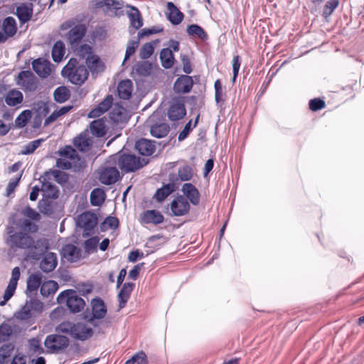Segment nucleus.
Instances as JSON below:
<instances>
[{
  "label": "nucleus",
  "mask_w": 364,
  "mask_h": 364,
  "mask_svg": "<svg viewBox=\"0 0 364 364\" xmlns=\"http://www.w3.org/2000/svg\"><path fill=\"white\" fill-rule=\"evenodd\" d=\"M58 302L65 300L66 305L73 313H78L82 311L85 305L83 299L75 294L73 291H65L61 292L58 296Z\"/></svg>",
  "instance_id": "6e6552de"
},
{
  "label": "nucleus",
  "mask_w": 364,
  "mask_h": 364,
  "mask_svg": "<svg viewBox=\"0 0 364 364\" xmlns=\"http://www.w3.org/2000/svg\"><path fill=\"white\" fill-rule=\"evenodd\" d=\"M105 200V193L100 188H95L90 193V203L94 206L101 205Z\"/></svg>",
  "instance_id": "37998d69"
},
{
  "label": "nucleus",
  "mask_w": 364,
  "mask_h": 364,
  "mask_svg": "<svg viewBox=\"0 0 364 364\" xmlns=\"http://www.w3.org/2000/svg\"><path fill=\"white\" fill-rule=\"evenodd\" d=\"M102 225L110 229L114 230L119 226V220L116 217L109 216L105 218Z\"/></svg>",
  "instance_id": "e2e57ef3"
},
{
  "label": "nucleus",
  "mask_w": 364,
  "mask_h": 364,
  "mask_svg": "<svg viewBox=\"0 0 364 364\" xmlns=\"http://www.w3.org/2000/svg\"><path fill=\"white\" fill-rule=\"evenodd\" d=\"M43 309V303L36 298L26 301L24 306L14 314V318L28 324H33L36 318L41 315Z\"/></svg>",
  "instance_id": "39448f33"
},
{
  "label": "nucleus",
  "mask_w": 364,
  "mask_h": 364,
  "mask_svg": "<svg viewBox=\"0 0 364 364\" xmlns=\"http://www.w3.org/2000/svg\"><path fill=\"white\" fill-rule=\"evenodd\" d=\"M65 48L64 43L62 41H56L52 48V58L54 62H60L65 55Z\"/></svg>",
  "instance_id": "4c0bfd02"
},
{
  "label": "nucleus",
  "mask_w": 364,
  "mask_h": 364,
  "mask_svg": "<svg viewBox=\"0 0 364 364\" xmlns=\"http://www.w3.org/2000/svg\"><path fill=\"white\" fill-rule=\"evenodd\" d=\"M170 208L173 215L182 216L188 213L190 204L183 196H178L172 200Z\"/></svg>",
  "instance_id": "ddd939ff"
},
{
  "label": "nucleus",
  "mask_w": 364,
  "mask_h": 364,
  "mask_svg": "<svg viewBox=\"0 0 364 364\" xmlns=\"http://www.w3.org/2000/svg\"><path fill=\"white\" fill-rule=\"evenodd\" d=\"M125 364H148V359L144 351H139L128 359Z\"/></svg>",
  "instance_id": "de8ad7c7"
},
{
  "label": "nucleus",
  "mask_w": 364,
  "mask_h": 364,
  "mask_svg": "<svg viewBox=\"0 0 364 364\" xmlns=\"http://www.w3.org/2000/svg\"><path fill=\"white\" fill-rule=\"evenodd\" d=\"M99 243V238L97 237H92L89 238L85 242V249L86 251L90 252L95 250Z\"/></svg>",
  "instance_id": "0e129e2a"
},
{
  "label": "nucleus",
  "mask_w": 364,
  "mask_h": 364,
  "mask_svg": "<svg viewBox=\"0 0 364 364\" xmlns=\"http://www.w3.org/2000/svg\"><path fill=\"white\" fill-rule=\"evenodd\" d=\"M6 244L12 250L28 251V257L38 260L48 249V242L46 239H38L24 231H15L12 227L6 230Z\"/></svg>",
  "instance_id": "f257e3e1"
},
{
  "label": "nucleus",
  "mask_w": 364,
  "mask_h": 364,
  "mask_svg": "<svg viewBox=\"0 0 364 364\" xmlns=\"http://www.w3.org/2000/svg\"><path fill=\"white\" fill-rule=\"evenodd\" d=\"M192 129L193 128L191 127V120H190L186 124L183 130L179 133L178 137V140L180 141L184 140L188 136Z\"/></svg>",
  "instance_id": "774afa93"
},
{
  "label": "nucleus",
  "mask_w": 364,
  "mask_h": 364,
  "mask_svg": "<svg viewBox=\"0 0 364 364\" xmlns=\"http://www.w3.org/2000/svg\"><path fill=\"white\" fill-rule=\"evenodd\" d=\"M154 47L151 43H146L142 46L139 51V56L141 59L149 58L154 53Z\"/></svg>",
  "instance_id": "3c124183"
},
{
  "label": "nucleus",
  "mask_w": 364,
  "mask_h": 364,
  "mask_svg": "<svg viewBox=\"0 0 364 364\" xmlns=\"http://www.w3.org/2000/svg\"><path fill=\"white\" fill-rule=\"evenodd\" d=\"M186 31L191 36L198 37L203 40L207 38V34L204 30L197 24H191L188 26Z\"/></svg>",
  "instance_id": "49530a36"
},
{
  "label": "nucleus",
  "mask_w": 364,
  "mask_h": 364,
  "mask_svg": "<svg viewBox=\"0 0 364 364\" xmlns=\"http://www.w3.org/2000/svg\"><path fill=\"white\" fill-rule=\"evenodd\" d=\"M132 82L130 80H122L117 87V92L119 98L129 100L133 90Z\"/></svg>",
  "instance_id": "c85d7f7f"
},
{
  "label": "nucleus",
  "mask_w": 364,
  "mask_h": 364,
  "mask_svg": "<svg viewBox=\"0 0 364 364\" xmlns=\"http://www.w3.org/2000/svg\"><path fill=\"white\" fill-rule=\"evenodd\" d=\"M326 106V103L323 100L314 98L309 101V108L311 110L316 112L324 108Z\"/></svg>",
  "instance_id": "bf43d9fd"
},
{
  "label": "nucleus",
  "mask_w": 364,
  "mask_h": 364,
  "mask_svg": "<svg viewBox=\"0 0 364 364\" xmlns=\"http://www.w3.org/2000/svg\"><path fill=\"white\" fill-rule=\"evenodd\" d=\"M60 155L65 159L74 161L77 158V153L71 146H66L59 151Z\"/></svg>",
  "instance_id": "603ef678"
},
{
  "label": "nucleus",
  "mask_w": 364,
  "mask_h": 364,
  "mask_svg": "<svg viewBox=\"0 0 364 364\" xmlns=\"http://www.w3.org/2000/svg\"><path fill=\"white\" fill-rule=\"evenodd\" d=\"M62 75L72 84L82 85L88 77V70L84 65L80 64L75 58H70L61 71Z\"/></svg>",
  "instance_id": "20e7f679"
},
{
  "label": "nucleus",
  "mask_w": 364,
  "mask_h": 364,
  "mask_svg": "<svg viewBox=\"0 0 364 364\" xmlns=\"http://www.w3.org/2000/svg\"><path fill=\"white\" fill-rule=\"evenodd\" d=\"M136 150L143 156H151L155 151L154 141L146 139H140L136 141Z\"/></svg>",
  "instance_id": "412c9836"
},
{
  "label": "nucleus",
  "mask_w": 364,
  "mask_h": 364,
  "mask_svg": "<svg viewBox=\"0 0 364 364\" xmlns=\"http://www.w3.org/2000/svg\"><path fill=\"white\" fill-rule=\"evenodd\" d=\"M241 62L240 58L239 55H235L232 60V71H233V77L232 81L234 82L236 77L238 75L240 68Z\"/></svg>",
  "instance_id": "69168bd1"
},
{
  "label": "nucleus",
  "mask_w": 364,
  "mask_h": 364,
  "mask_svg": "<svg viewBox=\"0 0 364 364\" xmlns=\"http://www.w3.org/2000/svg\"><path fill=\"white\" fill-rule=\"evenodd\" d=\"M23 100V94L16 89L9 90L5 96V102L10 107H15L21 104Z\"/></svg>",
  "instance_id": "c756f323"
},
{
  "label": "nucleus",
  "mask_w": 364,
  "mask_h": 364,
  "mask_svg": "<svg viewBox=\"0 0 364 364\" xmlns=\"http://www.w3.org/2000/svg\"><path fill=\"white\" fill-rule=\"evenodd\" d=\"M85 62L92 73H98L104 70V64L97 55L93 54L89 58H87Z\"/></svg>",
  "instance_id": "7c9ffc66"
},
{
  "label": "nucleus",
  "mask_w": 364,
  "mask_h": 364,
  "mask_svg": "<svg viewBox=\"0 0 364 364\" xmlns=\"http://www.w3.org/2000/svg\"><path fill=\"white\" fill-rule=\"evenodd\" d=\"M107 163L117 166L124 173H131L144 167L147 161L144 159H141L134 154L119 151L111 156Z\"/></svg>",
  "instance_id": "f03ea898"
},
{
  "label": "nucleus",
  "mask_w": 364,
  "mask_h": 364,
  "mask_svg": "<svg viewBox=\"0 0 364 364\" xmlns=\"http://www.w3.org/2000/svg\"><path fill=\"white\" fill-rule=\"evenodd\" d=\"M58 333H65L75 340L85 341L93 336L92 328L85 323L63 321L55 327Z\"/></svg>",
  "instance_id": "7ed1b4c3"
},
{
  "label": "nucleus",
  "mask_w": 364,
  "mask_h": 364,
  "mask_svg": "<svg viewBox=\"0 0 364 364\" xmlns=\"http://www.w3.org/2000/svg\"><path fill=\"white\" fill-rule=\"evenodd\" d=\"M42 284V274L40 272H35L28 276L26 293L28 296L36 294L38 288Z\"/></svg>",
  "instance_id": "a211bd4d"
},
{
  "label": "nucleus",
  "mask_w": 364,
  "mask_h": 364,
  "mask_svg": "<svg viewBox=\"0 0 364 364\" xmlns=\"http://www.w3.org/2000/svg\"><path fill=\"white\" fill-rule=\"evenodd\" d=\"M178 175L181 181H189L193 176L192 168L188 165L183 166L178 168Z\"/></svg>",
  "instance_id": "8fccbe9b"
},
{
  "label": "nucleus",
  "mask_w": 364,
  "mask_h": 364,
  "mask_svg": "<svg viewBox=\"0 0 364 364\" xmlns=\"http://www.w3.org/2000/svg\"><path fill=\"white\" fill-rule=\"evenodd\" d=\"M33 110L37 114L40 122L42 120V118L46 117L50 112L48 105L43 101H38L34 103Z\"/></svg>",
  "instance_id": "c03bdc74"
},
{
  "label": "nucleus",
  "mask_w": 364,
  "mask_h": 364,
  "mask_svg": "<svg viewBox=\"0 0 364 364\" xmlns=\"http://www.w3.org/2000/svg\"><path fill=\"white\" fill-rule=\"evenodd\" d=\"M91 306L92 311V320L93 318L102 319L107 314V307L104 301L101 298L97 297L93 299L91 301Z\"/></svg>",
  "instance_id": "b1692460"
},
{
  "label": "nucleus",
  "mask_w": 364,
  "mask_h": 364,
  "mask_svg": "<svg viewBox=\"0 0 364 364\" xmlns=\"http://www.w3.org/2000/svg\"><path fill=\"white\" fill-rule=\"evenodd\" d=\"M164 215L156 210H146L140 214V222L142 224H153L155 225L163 223Z\"/></svg>",
  "instance_id": "4468645a"
},
{
  "label": "nucleus",
  "mask_w": 364,
  "mask_h": 364,
  "mask_svg": "<svg viewBox=\"0 0 364 364\" xmlns=\"http://www.w3.org/2000/svg\"><path fill=\"white\" fill-rule=\"evenodd\" d=\"M152 70V64L146 60L139 61L134 64L132 73L139 77L149 76Z\"/></svg>",
  "instance_id": "bb28decb"
},
{
  "label": "nucleus",
  "mask_w": 364,
  "mask_h": 364,
  "mask_svg": "<svg viewBox=\"0 0 364 364\" xmlns=\"http://www.w3.org/2000/svg\"><path fill=\"white\" fill-rule=\"evenodd\" d=\"M92 139L90 136V132L86 130L73 139L74 146L82 152L89 151L92 146Z\"/></svg>",
  "instance_id": "2eb2a0df"
},
{
  "label": "nucleus",
  "mask_w": 364,
  "mask_h": 364,
  "mask_svg": "<svg viewBox=\"0 0 364 364\" xmlns=\"http://www.w3.org/2000/svg\"><path fill=\"white\" fill-rule=\"evenodd\" d=\"M58 264V259L55 253L48 252L44 255L41 263V269L46 273L52 272Z\"/></svg>",
  "instance_id": "5701e85b"
},
{
  "label": "nucleus",
  "mask_w": 364,
  "mask_h": 364,
  "mask_svg": "<svg viewBox=\"0 0 364 364\" xmlns=\"http://www.w3.org/2000/svg\"><path fill=\"white\" fill-rule=\"evenodd\" d=\"M193 85V79L189 75H181L178 77L173 85V90L178 94H185L189 92Z\"/></svg>",
  "instance_id": "dca6fc26"
},
{
  "label": "nucleus",
  "mask_w": 364,
  "mask_h": 364,
  "mask_svg": "<svg viewBox=\"0 0 364 364\" xmlns=\"http://www.w3.org/2000/svg\"><path fill=\"white\" fill-rule=\"evenodd\" d=\"M22 173H21L18 177L11 179L6 187V196H9L11 193H14L15 188L18 185V183L21 180Z\"/></svg>",
  "instance_id": "052dcab7"
},
{
  "label": "nucleus",
  "mask_w": 364,
  "mask_h": 364,
  "mask_svg": "<svg viewBox=\"0 0 364 364\" xmlns=\"http://www.w3.org/2000/svg\"><path fill=\"white\" fill-rule=\"evenodd\" d=\"M77 223L80 228H83V235L88 236L97 225V218L95 214L85 212L78 216Z\"/></svg>",
  "instance_id": "9b49d317"
},
{
  "label": "nucleus",
  "mask_w": 364,
  "mask_h": 364,
  "mask_svg": "<svg viewBox=\"0 0 364 364\" xmlns=\"http://www.w3.org/2000/svg\"><path fill=\"white\" fill-rule=\"evenodd\" d=\"M17 285L9 282V284L4 291V300L0 301V306H4L6 302L13 296L16 289Z\"/></svg>",
  "instance_id": "5fc2aeb1"
},
{
  "label": "nucleus",
  "mask_w": 364,
  "mask_h": 364,
  "mask_svg": "<svg viewBox=\"0 0 364 364\" xmlns=\"http://www.w3.org/2000/svg\"><path fill=\"white\" fill-rule=\"evenodd\" d=\"M2 29L8 38L13 37L17 31L16 20L11 16L6 17L3 21Z\"/></svg>",
  "instance_id": "72a5a7b5"
},
{
  "label": "nucleus",
  "mask_w": 364,
  "mask_h": 364,
  "mask_svg": "<svg viewBox=\"0 0 364 364\" xmlns=\"http://www.w3.org/2000/svg\"><path fill=\"white\" fill-rule=\"evenodd\" d=\"M23 215L33 220H39L40 215L30 206H27L23 210Z\"/></svg>",
  "instance_id": "680f3d73"
},
{
  "label": "nucleus",
  "mask_w": 364,
  "mask_h": 364,
  "mask_svg": "<svg viewBox=\"0 0 364 364\" xmlns=\"http://www.w3.org/2000/svg\"><path fill=\"white\" fill-rule=\"evenodd\" d=\"M131 10L127 15L129 18L131 26L136 30L143 26V20L139 11L134 6H130Z\"/></svg>",
  "instance_id": "2f4dec72"
},
{
  "label": "nucleus",
  "mask_w": 364,
  "mask_h": 364,
  "mask_svg": "<svg viewBox=\"0 0 364 364\" xmlns=\"http://www.w3.org/2000/svg\"><path fill=\"white\" fill-rule=\"evenodd\" d=\"M169 125L166 122L154 124L151 127V134L156 138L165 137L169 132Z\"/></svg>",
  "instance_id": "473e14b6"
},
{
  "label": "nucleus",
  "mask_w": 364,
  "mask_h": 364,
  "mask_svg": "<svg viewBox=\"0 0 364 364\" xmlns=\"http://www.w3.org/2000/svg\"><path fill=\"white\" fill-rule=\"evenodd\" d=\"M113 103V97L112 95H108L89 114L88 117L97 118L105 113L112 106Z\"/></svg>",
  "instance_id": "aec40b11"
},
{
  "label": "nucleus",
  "mask_w": 364,
  "mask_h": 364,
  "mask_svg": "<svg viewBox=\"0 0 364 364\" xmlns=\"http://www.w3.org/2000/svg\"><path fill=\"white\" fill-rule=\"evenodd\" d=\"M11 334V329L8 325H1L0 326V341H6Z\"/></svg>",
  "instance_id": "338daca9"
},
{
  "label": "nucleus",
  "mask_w": 364,
  "mask_h": 364,
  "mask_svg": "<svg viewBox=\"0 0 364 364\" xmlns=\"http://www.w3.org/2000/svg\"><path fill=\"white\" fill-rule=\"evenodd\" d=\"M16 84L24 92H33L38 88V80L30 70L21 71L16 78Z\"/></svg>",
  "instance_id": "1a4fd4ad"
},
{
  "label": "nucleus",
  "mask_w": 364,
  "mask_h": 364,
  "mask_svg": "<svg viewBox=\"0 0 364 364\" xmlns=\"http://www.w3.org/2000/svg\"><path fill=\"white\" fill-rule=\"evenodd\" d=\"M175 188L173 183L166 184L156 191L154 198L158 202H162L175 191Z\"/></svg>",
  "instance_id": "e433bc0d"
},
{
  "label": "nucleus",
  "mask_w": 364,
  "mask_h": 364,
  "mask_svg": "<svg viewBox=\"0 0 364 364\" xmlns=\"http://www.w3.org/2000/svg\"><path fill=\"white\" fill-rule=\"evenodd\" d=\"M181 191L184 197L189 200L193 205H198L200 203V193L194 185L191 183H184L182 186Z\"/></svg>",
  "instance_id": "6ab92c4d"
},
{
  "label": "nucleus",
  "mask_w": 364,
  "mask_h": 364,
  "mask_svg": "<svg viewBox=\"0 0 364 364\" xmlns=\"http://www.w3.org/2000/svg\"><path fill=\"white\" fill-rule=\"evenodd\" d=\"M186 109L181 99H173L168 107L167 115L171 121H178L186 115Z\"/></svg>",
  "instance_id": "f8f14e48"
},
{
  "label": "nucleus",
  "mask_w": 364,
  "mask_h": 364,
  "mask_svg": "<svg viewBox=\"0 0 364 364\" xmlns=\"http://www.w3.org/2000/svg\"><path fill=\"white\" fill-rule=\"evenodd\" d=\"M139 45V39L131 40L129 41L127 46L123 63H124V62L127 61L130 58V56H132L135 53L136 49L138 48Z\"/></svg>",
  "instance_id": "864d4df0"
},
{
  "label": "nucleus",
  "mask_w": 364,
  "mask_h": 364,
  "mask_svg": "<svg viewBox=\"0 0 364 364\" xmlns=\"http://www.w3.org/2000/svg\"><path fill=\"white\" fill-rule=\"evenodd\" d=\"M41 183L42 186L41 190L43 193L45 198L55 199L58 197L59 191L55 185L46 181V178H43Z\"/></svg>",
  "instance_id": "cd10ccee"
},
{
  "label": "nucleus",
  "mask_w": 364,
  "mask_h": 364,
  "mask_svg": "<svg viewBox=\"0 0 364 364\" xmlns=\"http://www.w3.org/2000/svg\"><path fill=\"white\" fill-rule=\"evenodd\" d=\"M134 287V284L130 282H127L123 284L117 296L119 301V309H122L126 306L127 301L130 297V294L133 291Z\"/></svg>",
  "instance_id": "393cba45"
},
{
  "label": "nucleus",
  "mask_w": 364,
  "mask_h": 364,
  "mask_svg": "<svg viewBox=\"0 0 364 364\" xmlns=\"http://www.w3.org/2000/svg\"><path fill=\"white\" fill-rule=\"evenodd\" d=\"M22 228L24 232H28V233H36L38 230V225L28 219H25L23 220Z\"/></svg>",
  "instance_id": "13d9d810"
},
{
  "label": "nucleus",
  "mask_w": 364,
  "mask_h": 364,
  "mask_svg": "<svg viewBox=\"0 0 364 364\" xmlns=\"http://www.w3.org/2000/svg\"><path fill=\"white\" fill-rule=\"evenodd\" d=\"M57 289V282L53 280H49L41 284L40 291L43 296H48L50 294H55Z\"/></svg>",
  "instance_id": "79ce46f5"
},
{
  "label": "nucleus",
  "mask_w": 364,
  "mask_h": 364,
  "mask_svg": "<svg viewBox=\"0 0 364 364\" xmlns=\"http://www.w3.org/2000/svg\"><path fill=\"white\" fill-rule=\"evenodd\" d=\"M161 65L164 68H171L173 65L174 57L172 50L169 48H163L160 53Z\"/></svg>",
  "instance_id": "c9c22d12"
},
{
  "label": "nucleus",
  "mask_w": 364,
  "mask_h": 364,
  "mask_svg": "<svg viewBox=\"0 0 364 364\" xmlns=\"http://www.w3.org/2000/svg\"><path fill=\"white\" fill-rule=\"evenodd\" d=\"M69 338L60 334H50L46 336L44 341V346L49 353H59L68 348Z\"/></svg>",
  "instance_id": "0eeeda50"
},
{
  "label": "nucleus",
  "mask_w": 364,
  "mask_h": 364,
  "mask_svg": "<svg viewBox=\"0 0 364 364\" xmlns=\"http://www.w3.org/2000/svg\"><path fill=\"white\" fill-rule=\"evenodd\" d=\"M61 255L68 262H73L80 259L81 250L73 244H67L63 247Z\"/></svg>",
  "instance_id": "4be33fe9"
},
{
  "label": "nucleus",
  "mask_w": 364,
  "mask_h": 364,
  "mask_svg": "<svg viewBox=\"0 0 364 364\" xmlns=\"http://www.w3.org/2000/svg\"><path fill=\"white\" fill-rule=\"evenodd\" d=\"M54 100L58 103L66 102L70 97V91L65 86L55 89L53 93Z\"/></svg>",
  "instance_id": "a19ab883"
},
{
  "label": "nucleus",
  "mask_w": 364,
  "mask_h": 364,
  "mask_svg": "<svg viewBox=\"0 0 364 364\" xmlns=\"http://www.w3.org/2000/svg\"><path fill=\"white\" fill-rule=\"evenodd\" d=\"M77 55H78L80 58L85 59V61L87 60V58H89L90 56L92 55V47L88 44H77L76 48H70Z\"/></svg>",
  "instance_id": "ea45409f"
},
{
  "label": "nucleus",
  "mask_w": 364,
  "mask_h": 364,
  "mask_svg": "<svg viewBox=\"0 0 364 364\" xmlns=\"http://www.w3.org/2000/svg\"><path fill=\"white\" fill-rule=\"evenodd\" d=\"M119 172L115 165L107 162L100 172V181L105 185H112L120 179Z\"/></svg>",
  "instance_id": "9d476101"
},
{
  "label": "nucleus",
  "mask_w": 364,
  "mask_h": 364,
  "mask_svg": "<svg viewBox=\"0 0 364 364\" xmlns=\"http://www.w3.org/2000/svg\"><path fill=\"white\" fill-rule=\"evenodd\" d=\"M17 285L9 282V284L4 291V300L0 301V306H4L6 302L13 296L16 289Z\"/></svg>",
  "instance_id": "6e6d98bb"
},
{
  "label": "nucleus",
  "mask_w": 364,
  "mask_h": 364,
  "mask_svg": "<svg viewBox=\"0 0 364 364\" xmlns=\"http://www.w3.org/2000/svg\"><path fill=\"white\" fill-rule=\"evenodd\" d=\"M43 141V139H36L27 144L24 149L21 151V154L24 155H28L33 154Z\"/></svg>",
  "instance_id": "09e8293b"
},
{
  "label": "nucleus",
  "mask_w": 364,
  "mask_h": 364,
  "mask_svg": "<svg viewBox=\"0 0 364 364\" xmlns=\"http://www.w3.org/2000/svg\"><path fill=\"white\" fill-rule=\"evenodd\" d=\"M338 6V0H329L326 2L323 9V16L325 18L328 17L331 15L333 11L337 8Z\"/></svg>",
  "instance_id": "4d7b16f0"
},
{
  "label": "nucleus",
  "mask_w": 364,
  "mask_h": 364,
  "mask_svg": "<svg viewBox=\"0 0 364 364\" xmlns=\"http://www.w3.org/2000/svg\"><path fill=\"white\" fill-rule=\"evenodd\" d=\"M50 63L43 58H39L32 62V68L35 73L41 78H46L50 75Z\"/></svg>",
  "instance_id": "f3484780"
},
{
  "label": "nucleus",
  "mask_w": 364,
  "mask_h": 364,
  "mask_svg": "<svg viewBox=\"0 0 364 364\" xmlns=\"http://www.w3.org/2000/svg\"><path fill=\"white\" fill-rule=\"evenodd\" d=\"M32 112L30 109L23 110L15 119V126L18 128L24 127L31 119Z\"/></svg>",
  "instance_id": "a18cd8bd"
},
{
  "label": "nucleus",
  "mask_w": 364,
  "mask_h": 364,
  "mask_svg": "<svg viewBox=\"0 0 364 364\" xmlns=\"http://www.w3.org/2000/svg\"><path fill=\"white\" fill-rule=\"evenodd\" d=\"M69 30L65 34V38L68 41L70 48H76L80 44L87 33L85 24L77 22L75 18L69 19L60 25L61 31Z\"/></svg>",
  "instance_id": "423d86ee"
},
{
  "label": "nucleus",
  "mask_w": 364,
  "mask_h": 364,
  "mask_svg": "<svg viewBox=\"0 0 364 364\" xmlns=\"http://www.w3.org/2000/svg\"><path fill=\"white\" fill-rule=\"evenodd\" d=\"M32 14V8L25 4H22L16 9V16L21 23L28 21L31 18Z\"/></svg>",
  "instance_id": "58836bf2"
},
{
  "label": "nucleus",
  "mask_w": 364,
  "mask_h": 364,
  "mask_svg": "<svg viewBox=\"0 0 364 364\" xmlns=\"http://www.w3.org/2000/svg\"><path fill=\"white\" fill-rule=\"evenodd\" d=\"M168 10V19L173 25H178L183 19V14L175 6L173 2L167 4Z\"/></svg>",
  "instance_id": "a878e982"
},
{
  "label": "nucleus",
  "mask_w": 364,
  "mask_h": 364,
  "mask_svg": "<svg viewBox=\"0 0 364 364\" xmlns=\"http://www.w3.org/2000/svg\"><path fill=\"white\" fill-rule=\"evenodd\" d=\"M90 133L97 137H102L106 134V127L102 119L94 120L90 125Z\"/></svg>",
  "instance_id": "f704fd0d"
}]
</instances>
